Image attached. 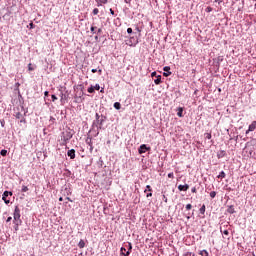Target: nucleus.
<instances>
[{"mask_svg": "<svg viewBox=\"0 0 256 256\" xmlns=\"http://www.w3.org/2000/svg\"><path fill=\"white\" fill-rule=\"evenodd\" d=\"M94 89H95L96 91H99V89H101V86H99V84H96V85L94 86Z\"/></svg>", "mask_w": 256, "mask_h": 256, "instance_id": "obj_28", "label": "nucleus"}, {"mask_svg": "<svg viewBox=\"0 0 256 256\" xmlns=\"http://www.w3.org/2000/svg\"><path fill=\"white\" fill-rule=\"evenodd\" d=\"M179 191H188L189 190V186L186 185H179L178 186Z\"/></svg>", "mask_w": 256, "mask_h": 256, "instance_id": "obj_9", "label": "nucleus"}, {"mask_svg": "<svg viewBox=\"0 0 256 256\" xmlns=\"http://www.w3.org/2000/svg\"><path fill=\"white\" fill-rule=\"evenodd\" d=\"M59 201H63V197H60V198H59Z\"/></svg>", "mask_w": 256, "mask_h": 256, "instance_id": "obj_50", "label": "nucleus"}, {"mask_svg": "<svg viewBox=\"0 0 256 256\" xmlns=\"http://www.w3.org/2000/svg\"><path fill=\"white\" fill-rule=\"evenodd\" d=\"M15 223V231H19V225H17V222H14Z\"/></svg>", "mask_w": 256, "mask_h": 256, "instance_id": "obj_36", "label": "nucleus"}, {"mask_svg": "<svg viewBox=\"0 0 256 256\" xmlns=\"http://www.w3.org/2000/svg\"><path fill=\"white\" fill-rule=\"evenodd\" d=\"M96 3L98 4V7H101L102 4L107 3V0H96Z\"/></svg>", "mask_w": 256, "mask_h": 256, "instance_id": "obj_13", "label": "nucleus"}, {"mask_svg": "<svg viewBox=\"0 0 256 256\" xmlns=\"http://www.w3.org/2000/svg\"><path fill=\"white\" fill-rule=\"evenodd\" d=\"M44 95H45V97H49V92H48V91H45V92H44Z\"/></svg>", "mask_w": 256, "mask_h": 256, "instance_id": "obj_39", "label": "nucleus"}, {"mask_svg": "<svg viewBox=\"0 0 256 256\" xmlns=\"http://www.w3.org/2000/svg\"><path fill=\"white\" fill-rule=\"evenodd\" d=\"M207 9H208V11H211V8H210V7H208Z\"/></svg>", "mask_w": 256, "mask_h": 256, "instance_id": "obj_53", "label": "nucleus"}, {"mask_svg": "<svg viewBox=\"0 0 256 256\" xmlns=\"http://www.w3.org/2000/svg\"><path fill=\"white\" fill-rule=\"evenodd\" d=\"M221 157H225V151H221V152L218 154V159H221Z\"/></svg>", "mask_w": 256, "mask_h": 256, "instance_id": "obj_24", "label": "nucleus"}, {"mask_svg": "<svg viewBox=\"0 0 256 256\" xmlns=\"http://www.w3.org/2000/svg\"><path fill=\"white\" fill-rule=\"evenodd\" d=\"M256 129V121H253L249 127L248 130L246 131V135H249V133H251L252 131H255Z\"/></svg>", "mask_w": 256, "mask_h": 256, "instance_id": "obj_4", "label": "nucleus"}, {"mask_svg": "<svg viewBox=\"0 0 256 256\" xmlns=\"http://www.w3.org/2000/svg\"><path fill=\"white\" fill-rule=\"evenodd\" d=\"M93 15H99V9L95 8V9L93 10Z\"/></svg>", "mask_w": 256, "mask_h": 256, "instance_id": "obj_27", "label": "nucleus"}, {"mask_svg": "<svg viewBox=\"0 0 256 256\" xmlns=\"http://www.w3.org/2000/svg\"><path fill=\"white\" fill-rule=\"evenodd\" d=\"M120 255L129 256V255H131V251H127V249H125L124 247H122V248L120 249Z\"/></svg>", "mask_w": 256, "mask_h": 256, "instance_id": "obj_6", "label": "nucleus"}, {"mask_svg": "<svg viewBox=\"0 0 256 256\" xmlns=\"http://www.w3.org/2000/svg\"><path fill=\"white\" fill-rule=\"evenodd\" d=\"M97 71H98L97 69H92L91 70L92 73H97Z\"/></svg>", "mask_w": 256, "mask_h": 256, "instance_id": "obj_45", "label": "nucleus"}, {"mask_svg": "<svg viewBox=\"0 0 256 256\" xmlns=\"http://www.w3.org/2000/svg\"><path fill=\"white\" fill-rule=\"evenodd\" d=\"M126 45H129L130 47H132V44L126 43Z\"/></svg>", "mask_w": 256, "mask_h": 256, "instance_id": "obj_51", "label": "nucleus"}, {"mask_svg": "<svg viewBox=\"0 0 256 256\" xmlns=\"http://www.w3.org/2000/svg\"><path fill=\"white\" fill-rule=\"evenodd\" d=\"M255 7H256V4H255Z\"/></svg>", "mask_w": 256, "mask_h": 256, "instance_id": "obj_54", "label": "nucleus"}, {"mask_svg": "<svg viewBox=\"0 0 256 256\" xmlns=\"http://www.w3.org/2000/svg\"><path fill=\"white\" fill-rule=\"evenodd\" d=\"M99 113H96V119H97V121H99Z\"/></svg>", "mask_w": 256, "mask_h": 256, "instance_id": "obj_46", "label": "nucleus"}, {"mask_svg": "<svg viewBox=\"0 0 256 256\" xmlns=\"http://www.w3.org/2000/svg\"><path fill=\"white\" fill-rule=\"evenodd\" d=\"M151 77H157V72H152Z\"/></svg>", "mask_w": 256, "mask_h": 256, "instance_id": "obj_37", "label": "nucleus"}, {"mask_svg": "<svg viewBox=\"0 0 256 256\" xmlns=\"http://www.w3.org/2000/svg\"><path fill=\"white\" fill-rule=\"evenodd\" d=\"M99 75H101V73H103V71L101 69L98 70Z\"/></svg>", "mask_w": 256, "mask_h": 256, "instance_id": "obj_48", "label": "nucleus"}, {"mask_svg": "<svg viewBox=\"0 0 256 256\" xmlns=\"http://www.w3.org/2000/svg\"><path fill=\"white\" fill-rule=\"evenodd\" d=\"M95 29H97V27H95V26H92V27L90 28V30H91V33H95Z\"/></svg>", "mask_w": 256, "mask_h": 256, "instance_id": "obj_31", "label": "nucleus"}, {"mask_svg": "<svg viewBox=\"0 0 256 256\" xmlns=\"http://www.w3.org/2000/svg\"><path fill=\"white\" fill-rule=\"evenodd\" d=\"M192 193H197V188H192Z\"/></svg>", "mask_w": 256, "mask_h": 256, "instance_id": "obj_43", "label": "nucleus"}, {"mask_svg": "<svg viewBox=\"0 0 256 256\" xmlns=\"http://www.w3.org/2000/svg\"><path fill=\"white\" fill-rule=\"evenodd\" d=\"M216 196H217V192L215 191L210 192L211 199H215Z\"/></svg>", "mask_w": 256, "mask_h": 256, "instance_id": "obj_22", "label": "nucleus"}, {"mask_svg": "<svg viewBox=\"0 0 256 256\" xmlns=\"http://www.w3.org/2000/svg\"><path fill=\"white\" fill-rule=\"evenodd\" d=\"M205 204L202 205V207L199 209V212L201 213V215H205Z\"/></svg>", "mask_w": 256, "mask_h": 256, "instance_id": "obj_15", "label": "nucleus"}, {"mask_svg": "<svg viewBox=\"0 0 256 256\" xmlns=\"http://www.w3.org/2000/svg\"><path fill=\"white\" fill-rule=\"evenodd\" d=\"M0 155H2V157H7V150L5 149L1 150Z\"/></svg>", "mask_w": 256, "mask_h": 256, "instance_id": "obj_19", "label": "nucleus"}, {"mask_svg": "<svg viewBox=\"0 0 256 256\" xmlns=\"http://www.w3.org/2000/svg\"><path fill=\"white\" fill-rule=\"evenodd\" d=\"M29 191V188L25 185L22 186V193H27Z\"/></svg>", "mask_w": 256, "mask_h": 256, "instance_id": "obj_23", "label": "nucleus"}, {"mask_svg": "<svg viewBox=\"0 0 256 256\" xmlns=\"http://www.w3.org/2000/svg\"><path fill=\"white\" fill-rule=\"evenodd\" d=\"M131 249H133V246L131 245V243H129V249H128V251L131 252Z\"/></svg>", "mask_w": 256, "mask_h": 256, "instance_id": "obj_40", "label": "nucleus"}, {"mask_svg": "<svg viewBox=\"0 0 256 256\" xmlns=\"http://www.w3.org/2000/svg\"><path fill=\"white\" fill-rule=\"evenodd\" d=\"M68 157H70V159H74L75 158V149H71L67 152Z\"/></svg>", "mask_w": 256, "mask_h": 256, "instance_id": "obj_7", "label": "nucleus"}, {"mask_svg": "<svg viewBox=\"0 0 256 256\" xmlns=\"http://www.w3.org/2000/svg\"><path fill=\"white\" fill-rule=\"evenodd\" d=\"M15 117L16 119H21V123L25 122V119H23V114H21V112L16 113Z\"/></svg>", "mask_w": 256, "mask_h": 256, "instance_id": "obj_10", "label": "nucleus"}, {"mask_svg": "<svg viewBox=\"0 0 256 256\" xmlns=\"http://www.w3.org/2000/svg\"><path fill=\"white\" fill-rule=\"evenodd\" d=\"M29 27H30V29H35V24H33V22H31V23L29 24Z\"/></svg>", "mask_w": 256, "mask_h": 256, "instance_id": "obj_30", "label": "nucleus"}, {"mask_svg": "<svg viewBox=\"0 0 256 256\" xmlns=\"http://www.w3.org/2000/svg\"><path fill=\"white\" fill-rule=\"evenodd\" d=\"M178 117H183V108H179L177 112Z\"/></svg>", "mask_w": 256, "mask_h": 256, "instance_id": "obj_18", "label": "nucleus"}, {"mask_svg": "<svg viewBox=\"0 0 256 256\" xmlns=\"http://www.w3.org/2000/svg\"><path fill=\"white\" fill-rule=\"evenodd\" d=\"M227 213H229L230 215H233V213H235V207L233 205L228 206L227 208Z\"/></svg>", "mask_w": 256, "mask_h": 256, "instance_id": "obj_8", "label": "nucleus"}, {"mask_svg": "<svg viewBox=\"0 0 256 256\" xmlns=\"http://www.w3.org/2000/svg\"><path fill=\"white\" fill-rule=\"evenodd\" d=\"M163 71H165V72L163 73V76H164V77H169V76L171 75V67L165 66V67L163 68Z\"/></svg>", "mask_w": 256, "mask_h": 256, "instance_id": "obj_5", "label": "nucleus"}, {"mask_svg": "<svg viewBox=\"0 0 256 256\" xmlns=\"http://www.w3.org/2000/svg\"><path fill=\"white\" fill-rule=\"evenodd\" d=\"M163 199H164L165 203H167V197L165 195H163Z\"/></svg>", "mask_w": 256, "mask_h": 256, "instance_id": "obj_47", "label": "nucleus"}, {"mask_svg": "<svg viewBox=\"0 0 256 256\" xmlns=\"http://www.w3.org/2000/svg\"><path fill=\"white\" fill-rule=\"evenodd\" d=\"M14 223H17V225H21V210L19 209V206L15 207L14 210Z\"/></svg>", "mask_w": 256, "mask_h": 256, "instance_id": "obj_1", "label": "nucleus"}, {"mask_svg": "<svg viewBox=\"0 0 256 256\" xmlns=\"http://www.w3.org/2000/svg\"><path fill=\"white\" fill-rule=\"evenodd\" d=\"M28 71H34V68L31 66V64L28 65Z\"/></svg>", "mask_w": 256, "mask_h": 256, "instance_id": "obj_33", "label": "nucleus"}, {"mask_svg": "<svg viewBox=\"0 0 256 256\" xmlns=\"http://www.w3.org/2000/svg\"><path fill=\"white\" fill-rule=\"evenodd\" d=\"M9 195H13V192L5 191L2 196V199L4 203H6V205H9V203H11V200L7 199Z\"/></svg>", "mask_w": 256, "mask_h": 256, "instance_id": "obj_3", "label": "nucleus"}, {"mask_svg": "<svg viewBox=\"0 0 256 256\" xmlns=\"http://www.w3.org/2000/svg\"><path fill=\"white\" fill-rule=\"evenodd\" d=\"M12 219H13L12 217H8L7 220H6L7 223H9Z\"/></svg>", "mask_w": 256, "mask_h": 256, "instance_id": "obj_44", "label": "nucleus"}, {"mask_svg": "<svg viewBox=\"0 0 256 256\" xmlns=\"http://www.w3.org/2000/svg\"><path fill=\"white\" fill-rule=\"evenodd\" d=\"M146 197H147V198H149V197H153V193H151V192H150V193H148V194L146 195Z\"/></svg>", "mask_w": 256, "mask_h": 256, "instance_id": "obj_38", "label": "nucleus"}, {"mask_svg": "<svg viewBox=\"0 0 256 256\" xmlns=\"http://www.w3.org/2000/svg\"><path fill=\"white\" fill-rule=\"evenodd\" d=\"M110 13L111 15H115V11H113V9L110 8Z\"/></svg>", "mask_w": 256, "mask_h": 256, "instance_id": "obj_42", "label": "nucleus"}, {"mask_svg": "<svg viewBox=\"0 0 256 256\" xmlns=\"http://www.w3.org/2000/svg\"><path fill=\"white\" fill-rule=\"evenodd\" d=\"M88 93H95V88L93 86L88 88Z\"/></svg>", "mask_w": 256, "mask_h": 256, "instance_id": "obj_25", "label": "nucleus"}, {"mask_svg": "<svg viewBox=\"0 0 256 256\" xmlns=\"http://www.w3.org/2000/svg\"><path fill=\"white\" fill-rule=\"evenodd\" d=\"M222 235H225V237H229V230H223V229H220Z\"/></svg>", "mask_w": 256, "mask_h": 256, "instance_id": "obj_16", "label": "nucleus"}, {"mask_svg": "<svg viewBox=\"0 0 256 256\" xmlns=\"http://www.w3.org/2000/svg\"><path fill=\"white\" fill-rule=\"evenodd\" d=\"M199 255H201V256H209V252H207V250H201L199 252Z\"/></svg>", "mask_w": 256, "mask_h": 256, "instance_id": "obj_14", "label": "nucleus"}, {"mask_svg": "<svg viewBox=\"0 0 256 256\" xmlns=\"http://www.w3.org/2000/svg\"><path fill=\"white\" fill-rule=\"evenodd\" d=\"M101 31H102L101 28H99V29H98V33H101Z\"/></svg>", "mask_w": 256, "mask_h": 256, "instance_id": "obj_49", "label": "nucleus"}, {"mask_svg": "<svg viewBox=\"0 0 256 256\" xmlns=\"http://www.w3.org/2000/svg\"><path fill=\"white\" fill-rule=\"evenodd\" d=\"M147 151H151V147H147V145L145 144H142L138 149V153L140 155H143V153H147Z\"/></svg>", "mask_w": 256, "mask_h": 256, "instance_id": "obj_2", "label": "nucleus"}, {"mask_svg": "<svg viewBox=\"0 0 256 256\" xmlns=\"http://www.w3.org/2000/svg\"><path fill=\"white\" fill-rule=\"evenodd\" d=\"M114 108L118 110L121 109V103L119 102L114 103Z\"/></svg>", "mask_w": 256, "mask_h": 256, "instance_id": "obj_20", "label": "nucleus"}, {"mask_svg": "<svg viewBox=\"0 0 256 256\" xmlns=\"http://www.w3.org/2000/svg\"><path fill=\"white\" fill-rule=\"evenodd\" d=\"M78 247H79V249H84L85 241L84 240H80L79 243H78Z\"/></svg>", "mask_w": 256, "mask_h": 256, "instance_id": "obj_12", "label": "nucleus"}, {"mask_svg": "<svg viewBox=\"0 0 256 256\" xmlns=\"http://www.w3.org/2000/svg\"><path fill=\"white\" fill-rule=\"evenodd\" d=\"M255 7H256V4H255Z\"/></svg>", "mask_w": 256, "mask_h": 256, "instance_id": "obj_55", "label": "nucleus"}, {"mask_svg": "<svg viewBox=\"0 0 256 256\" xmlns=\"http://www.w3.org/2000/svg\"><path fill=\"white\" fill-rule=\"evenodd\" d=\"M168 177H169V179H173L175 177V175L173 174V172H171L168 174Z\"/></svg>", "mask_w": 256, "mask_h": 256, "instance_id": "obj_29", "label": "nucleus"}, {"mask_svg": "<svg viewBox=\"0 0 256 256\" xmlns=\"http://www.w3.org/2000/svg\"><path fill=\"white\" fill-rule=\"evenodd\" d=\"M102 124H103V120L100 121V125H102Z\"/></svg>", "mask_w": 256, "mask_h": 256, "instance_id": "obj_52", "label": "nucleus"}, {"mask_svg": "<svg viewBox=\"0 0 256 256\" xmlns=\"http://www.w3.org/2000/svg\"><path fill=\"white\" fill-rule=\"evenodd\" d=\"M226 175L224 171H221L220 174L218 175V179H225Z\"/></svg>", "mask_w": 256, "mask_h": 256, "instance_id": "obj_17", "label": "nucleus"}, {"mask_svg": "<svg viewBox=\"0 0 256 256\" xmlns=\"http://www.w3.org/2000/svg\"><path fill=\"white\" fill-rule=\"evenodd\" d=\"M183 256H191V252H186Z\"/></svg>", "mask_w": 256, "mask_h": 256, "instance_id": "obj_41", "label": "nucleus"}, {"mask_svg": "<svg viewBox=\"0 0 256 256\" xmlns=\"http://www.w3.org/2000/svg\"><path fill=\"white\" fill-rule=\"evenodd\" d=\"M191 209H193V205L187 204V205H186V210H187V211H191Z\"/></svg>", "mask_w": 256, "mask_h": 256, "instance_id": "obj_26", "label": "nucleus"}, {"mask_svg": "<svg viewBox=\"0 0 256 256\" xmlns=\"http://www.w3.org/2000/svg\"><path fill=\"white\" fill-rule=\"evenodd\" d=\"M205 137H206V139H211V133H206Z\"/></svg>", "mask_w": 256, "mask_h": 256, "instance_id": "obj_32", "label": "nucleus"}, {"mask_svg": "<svg viewBox=\"0 0 256 256\" xmlns=\"http://www.w3.org/2000/svg\"><path fill=\"white\" fill-rule=\"evenodd\" d=\"M157 79L154 80L155 85H161V75L156 76Z\"/></svg>", "mask_w": 256, "mask_h": 256, "instance_id": "obj_11", "label": "nucleus"}, {"mask_svg": "<svg viewBox=\"0 0 256 256\" xmlns=\"http://www.w3.org/2000/svg\"><path fill=\"white\" fill-rule=\"evenodd\" d=\"M147 191L151 192L153 189L151 188V185H147L146 189L144 190V193H147Z\"/></svg>", "mask_w": 256, "mask_h": 256, "instance_id": "obj_21", "label": "nucleus"}, {"mask_svg": "<svg viewBox=\"0 0 256 256\" xmlns=\"http://www.w3.org/2000/svg\"><path fill=\"white\" fill-rule=\"evenodd\" d=\"M127 33H129V34L133 33V29L132 28H128L127 29Z\"/></svg>", "mask_w": 256, "mask_h": 256, "instance_id": "obj_35", "label": "nucleus"}, {"mask_svg": "<svg viewBox=\"0 0 256 256\" xmlns=\"http://www.w3.org/2000/svg\"><path fill=\"white\" fill-rule=\"evenodd\" d=\"M52 101L53 102L57 101V96H55V94L52 95Z\"/></svg>", "mask_w": 256, "mask_h": 256, "instance_id": "obj_34", "label": "nucleus"}]
</instances>
